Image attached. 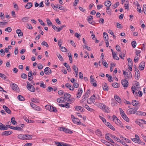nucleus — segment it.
<instances>
[{
  "label": "nucleus",
  "mask_w": 146,
  "mask_h": 146,
  "mask_svg": "<svg viewBox=\"0 0 146 146\" xmlns=\"http://www.w3.org/2000/svg\"><path fill=\"white\" fill-rule=\"evenodd\" d=\"M138 108H134L129 109L127 111V114H134L136 112Z\"/></svg>",
  "instance_id": "1"
},
{
  "label": "nucleus",
  "mask_w": 146,
  "mask_h": 146,
  "mask_svg": "<svg viewBox=\"0 0 146 146\" xmlns=\"http://www.w3.org/2000/svg\"><path fill=\"white\" fill-rule=\"evenodd\" d=\"M27 89L31 92H34L35 91V87L28 82H27Z\"/></svg>",
  "instance_id": "2"
},
{
  "label": "nucleus",
  "mask_w": 146,
  "mask_h": 146,
  "mask_svg": "<svg viewBox=\"0 0 146 146\" xmlns=\"http://www.w3.org/2000/svg\"><path fill=\"white\" fill-rule=\"evenodd\" d=\"M122 85L124 87V89H126L128 86V82L126 79L122 80L121 81Z\"/></svg>",
  "instance_id": "3"
},
{
  "label": "nucleus",
  "mask_w": 146,
  "mask_h": 146,
  "mask_svg": "<svg viewBox=\"0 0 146 146\" xmlns=\"http://www.w3.org/2000/svg\"><path fill=\"white\" fill-rule=\"evenodd\" d=\"M96 100L95 96L94 94L91 96V97L88 99L87 100V102L89 104H91L94 103Z\"/></svg>",
  "instance_id": "4"
},
{
  "label": "nucleus",
  "mask_w": 146,
  "mask_h": 146,
  "mask_svg": "<svg viewBox=\"0 0 146 146\" xmlns=\"http://www.w3.org/2000/svg\"><path fill=\"white\" fill-rule=\"evenodd\" d=\"M11 87L13 90L16 91L17 92H19V90L17 85L15 84H12L11 85Z\"/></svg>",
  "instance_id": "5"
},
{
  "label": "nucleus",
  "mask_w": 146,
  "mask_h": 146,
  "mask_svg": "<svg viewBox=\"0 0 146 146\" xmlns=\"http://www.w3.org/2000/svg\"><path fill=\"white\" fill-rule=\"evenodd\" d=\"M82 88H79L78 89V93L76 94V96L77 98H79L81 97L82 93Z\"/></svg>",
  "instance_id": "6"
},
{
  "label": "nucleus",
  "mask_w": 146,
  "mask_h": 146,
  "mask_svg": "<svg viewBox=\"0 0 146 146\" xmlns=\"http://www.w3.org/2000/svg\"><path fill=\"white\" fill-rule=\"evenodd\" d=\"M123 74L124 75L125 78L126 79L129 78L130 77H131L132 75H131V73L130 72H129V74L127 72L125 71L124 70H123Z\"/></svg>",
  "instance_id": "7"
},
{
  "label": "nucleus",
  "mask_w": 146,
  "mask_h": 146,
  "mask_svg": "<svg viewBox=\"0 0 146 146\" xmlns=\"http://www.w3.org/2000/svg\"><path fill=\"white\" fill-rule=\"evenodd\" d=\"M90 94V90H88L86 91V92L85 93V94L83 95L82 97V98L83 99L81 101L82 102H84L83 100L85 99L86 100L87 98L89 96V95Z\"/></svg>",
  "instance_id": "8"
},
{
  "label": "nucleus",
  "mask_w": 146,
  "mask_h": 146,
  "mask_svg": "<svg viewBox=\"0 0 146 146\" xmlns=\"http://www.w3.org/2000/svg\"><path fill=\"white\" fill-rule=\"evenodd\" d=\"M30 105L34 109L37 111H40V109L36 105L34 104L33 103H30Z\"/></svg>",
  "instance_id": "9"
},
{
  "label": "nucleus",
  "mask_w": 146,
  "mask_h": 146,
  "mask_svg": "<svg viewBox=\"0 0 146 146\" xmlns=\"http://www.w3.org/2000/svg\"><path fill=\"white\" fill-rule=\"evenodd\" d=\"M44 72L46 74L49 75L52 73V71L49 68L47 67L44 69Z\"/></svg>",
  "instance_id": "10"
},
{
  "label": "nucleus",
  "mask_w": 146,
  "mask_h": 146,
  "mask_svg": "<svg viewBox=\"0 0 146 146\" xmlns=\"http://www.w3.org/2000/svg\"><path fill=\"white\" fill-rule=\"evenodd\" d=\"M102 110L103 111L106 113H109L110 112V108L108 106H106V105H104V106L103 107Z\"/></svg>",
  "instance_id": "11"
},
{
  "label": "nucleus",
  "mask_w": 146,
  "mask_h": 146,
  "mask_svg": "<svg viewBox=\"0 0 146 146\" xmlns=\"http://www.w3.org/2000/svg\"><path fill=\"white\" fill-rule=\"evenodd\" d=\"M145 66V62L143 61H142L140 64L139 67V69L140 70H144Z\"/></svg>",
  "instance_id": "12"
},
{
  "label": "nucleus",
  "mask_w": 146,
  "mask_h": 146,
  "mask_svg": "<svg viewBox=\"0 0 146 146\" xmlns=\"http://www.w3.org/2000/svg\"><path fill=\"white\" fill-rule=\"evenodd\" d=\"M135 71H136L135 78L137 80H138L140 75L139 71L137 68H135Z\"/></svg>",
  "instance_id": "13"
},
{
  "label": "nucleus",
  "mask_w": 146,
  "mask_h": 146,
  "mask_svg": "<svg viewBox=\"0 0 146 146\" xmlns=\"http://www.w3.org/2000/svg\"><path fill=\"white\" fill-rule=\"evenodd\" d=\"M71 97V95L68 93H66L64 94L63 99H64L65 101L69 100L70 98Z\"/></svg>",
  "instance_id": "14"
},
{
  "label": "nucleus",
  "mask_w": 146,
  "mask_h": 146,
  "mask_svg": "<svg viewBox=\"0 0 146 146\" xmlns=\"http://www.w3.org/2000/svg\"><path fill=\"white\" fill-rule=\"evenodd\" d=\"M72 121L74 123L78 125H81L82 123L80 122L79 119L76 118H73Z\"/></svg>",
  "instance_id": "15"
},
{
  "label": "nucleus",
  "mask_w": 146,
  "mask_h": 146,
  "mask_svg": "<svg viewBox=\"0 0 146 146\" xmlns=\"http://www.w3.org/2000/svg\"><path fill=\"white\" fill-rule=\"evenodd\" d=\"M12 133L11 131H3L2 134V135L7 136L11 134Z\"/></svg>",
  "instance_id": "16"
},
{
  "label": "nucleus",
  "mask_w": 146,
  "mask_h": 146,
  "mask_svg": "<svg viewBox=\"0 0 146 146\" xmlns=\"http://www.w3.org/2000/svg\"><path fill=\"white\" fill-rule=\"evenodd\" d=\"M3 108L5 111L7 113L9 114L11 113V110L6 106L4 105L3 106Z\"/></svg>",
  "instance_id": "17"
},
{
  "label": "nucleus",
  "mask_w": 146,
  "mask_h": 146,
  "mask_svg": "<svg viewBox=\"0 0 146 146\" xmlns=\"http://www.w3.org/2000/svg\"><path fill=\"white\" fill-rule=\"evenodd\" d=\"M16 32L18 34V36L19 37H21L23 36V33L21 32V31L20 29H17L16 30Z\"/></svg>",
  "instance_id": "18"
},
{
  "label": "nucleus",
  "mask_w": 146,
  "mask_h": 146,
  "mask_svg": "<svg viewBox=\"0 0 146 146\" xmlns=\"http://www.w3.org/2000/svg\"><path fill=\"white\" fill-rule=\"evenodd\" d=\"M8 128L2 123H0V130H4L7 129Z\"/></svg>",
  "instance_id": "19"
},
{
  "label": "nucleus",
  "mask_w": 146,
  "mask_h": 146,
  "mask_svg": "<svg viewBox=\"0 0 146 146\" xmlns=\"http://www.w3.org/2000/svg\"><path fill=\"white\" fill-rule=\"evenodd\" d=\"M111 3L110 1H107L104 3V5L107 7V8H110V7L111 5Z\"/></svg>",
  "instance_id": "20"
},
{
  "label": "nucleus",
  "mask_w": 146,
  "mask_h": 146,
  "mask_svg": "<svg viewBox=\"0 0 146 146\" xmlns=\"http://www.w3.org/2000/svg\"><path fill=\"white\" fill-rule=\"evenodd\" d=\"M32 72L31 71H30L28 74V76L29 77L28 78V80L29 81H31L33 79V77H32Z\"/></svg>",
  "instance_id": "21"
},
{
  "label": "nucleus",
  "mask_w": 146,
  "mask_h": 146,
  "mask_svg": "<svg viewBox=\"0 0 146 146\" xmlns=\"http://www.w3.org/2000/svg\"><path fill=\"white\" fill-rule=\"evenodd\" d=\"M105 124L113 131H114L115 130V128L110 123L107 122Z\"/></svg>",
  "instance_id": "22"
},
{
  "label": "nucleus",
  "mask_w": 146,
  "mask_h": 146,
  "mask_svg": "<svg viewBox=\"0 0 146 146\" xmlns=\"http://www.w3.org/2000/svg\"><path fill=\"white\" fill-rule=\"evenodd\" d=\"M62 131H64L66 133L71 134L73 133V132L72 131H70L69 129L65 127L62 128Z\"/></svg>",
  "instance_id": "23"
},
{
  "label": "nucleus",
  "mask_w": 146,
  "mask_h": 146,
  "mask_svg": "<svg viewBox=\"0 0 146 146\" xmlns=\"http://www.w3.org/2000/svg\"><path fill=\"white\" fill-rule=\"evenodd\" d=\"M32 3L31 2H29L27 3L25 6V7L27 9H29L32 7Z\"/></svg>",
  "instance_id": "24"
},
{
  "label": "nucleus",
  "mask_w": 146,
  "mask_h": 146,
  "mask_svg": "<svg viewBox=\"0 0 146 146\" xmlns=\"http://www.w3.org/2000/svg\"><path fill=\"white\" fill-rule=\"evenodd\" d=\"M114 98L117 102H118L119 103H121V99L118 96L115 95Z\"/></svg>",
  "instance_id": "25"
},
{
  "label": "nucleus",
  "mask_w": 146,
  "mask_h": 146,
  "mask_svg": "<svg viewBox=\"0 0 146 146\" xmlns=\"http://www.w3.org/2000/svg\"><path fill=\"white\" fill-rule=\"evenodd\" d=\"M65 86L66 88H68L71 90H74V87L68 83H66L65 84Z\"/></svg>",
  "instance_id": "26"
},
{
  "label": "nucleus",
  "mask_w": 146,
  "mask_h": 146,
  "mask_svg": "<svg viewBox=\"0 0 146 146\" xmlns=\"http://www.w3.org/2000/svg\"><path fill=\"white\" fill-rule=\"evenodd\" d=\"M133 90H137L138 91H140V88L139 86V85L138 83L135 86H133Z\"/></svg>",
  "instance_id": "27"
},
{
  "label": "nucleus",
  "mask_w": 146,
  "mask_h": 146,
  "mask_svg": "<svg viewBox=\"0 0 146 146\" xmlns=\"http://www.w3.org/2000/svg\"><path fill=\"white\" fill-rule=\"evenodd\" d=\"M67 68V70L68 72H70L71 70V68L69 65L66 62H65L63 64Z\"/></svg>",
  "instance_id": "28"
},
{
  "label": "nucleus",
  "mask_w": 146,
  "mask_h": 146,
  "mask_svg": "<svg viewBox=\"0 0 146 146\" xmlns=\"http://www.w3.org/2000/svg\"><path fill=\"white\" fill-rule=\"evenodd\" d=\"M51 108H50L49 110L51 112H56L57 111V110L55 107L52 106H50Z\"/></svg>",
  "instance_id": "29"
},
{
  "label": "nucleus",
  "mask_w": 146,
  "mask_h": 146,
  "mask_svg": "<svg viewBox=\"0 0 146 146\" xmlns=\"http://www.w3.org/2000/svg\"><path fill=\"white\" fill-rule=\"evenodd\" d=\"M123 119L127 122H128L129 121V120L128 117L127 116V115H125V114H122V115H121Z\"/></svg>",
  "instance_id": "30"
},
{
  "label": "nucleus",
  "mask_w": 146,
  "mask_h": 146,
  "mask_svg": "<svg viewBox=\"0 0 146 146\" xmlns=\"http://www.w3.org/2000/svg\"><path fill=\"white\" fill-rule=\"evenodd\" d=\"M134 142L138 143H140L141 142V141L140 139L137 138L131 139Z\"/></svg>",
  "instance_id": "31"
},
{
  "label": "nucleus",
  "mask_w": 146,
  "mask_h": 146,
  "mask_svg": "<svg viewBox=\"0 0 146 146\" xmlns=\"http://www.w3.org/2000/svg\"><path fill=\"white\" fill-rule=\"evenodd\" d=\"M127 60L128 66H133V62L132 60L130 58H128Z\"/></svg>",
  "instance_id": "32"
},
{
  "label": "nucleus",
  "mask_w": 146,
  "mask_h": 146,
  "mask_svg": "<svg viewBox=\"0 0 146 146\" xmlns=\"http://www.w3.org/2000/svg\"><path fill=\"white\" fill-rule=\"evenodd\" d=\"M139 102L135 100H133L132 101V104L133 106H136L139 104Z\"/></svg>",
  "instance_id": "33"
},
{
  "label": "nucleus",
  "mask_w": 146,
  "mask_h": 146,
  "mask_svg": "<svg viewBox=\"0 0 146 146\" xmlns=\"http://www.w3.org/2000/svg\"><path fill=\"white\" fill-rule=\"evenodd\" d=\"M25 139H32V136L31 135L26 134L25 135Z\"/></svg>",
  "instance_id": "34"
},
{
  "label": "nucleus",
  "mask_w": 146,
  "mask_h": 146,
  "mask_svg": "<svg viewBox=\"0 0 146 146\" xmlns=\"http://www.w3.org/2000/svg\"><path fill=\"white\" fill-rule=\"evenodd\" d=\"M103 90L105 91H108V88L107 84L105 83L103 85Z\"/></svg>",
  "instance_id": "35"
},
{
  "label": "nucleus",
  "mask_w": 146,
  "mask_h": 146,
  "mask_svg": "<svg viewBox=\"0 0 146 146\" xmlns=\"http://www.w3.org/2000/svg\"><path fill=\"white\" fill-rule=\"evenodd\" d=\"M75 109L77 111H80L81 112L82 111L83 109V108L80 106H76L75 107Z\"/></svg>",
  "instance_id": "36"
},
{
  "label": "nucleus",
  "mask_w": 146,
  "mask_h": 146,
  "mask_svg": "<svg viewBox=\"0 0 146 146\" xmlns=\"http://www.w3.org/2000/svg\"><path fill=\"white\" fill-rule=\"evenodd\" d=\"M84 106L89 111H94L93 109L90 108L89 106L87 104H85V106Z\"/></svg>",
  "instance_id": "37"
},
{
  "label": "nucleus",
  "mask_w": 146,
  "mask_h": 146,
  "mask_svg": "<svg viewBox=\"0 0 146 146\" xmlns=\"http://www.w3.org/2000/svg\"><path fill=\"white\" fill-rule=\"evenodd\" d=\"M136 114L138 115H146V112H143L141 111H137Z\"/></svg>",
  "instance_id": "38"
},
{
  "label": "nucleus",
  "mask_w": 146,
  "mask_h": 146,
  "mask_svg": "<svg viewBox=\"0 0 146 146\" xmlns=\"http://www.w3.org/2000/svg\"><path fill=\"white\" fill-rule=\"evenodd\" d=\"M29 17H25L22 18L21 21L22 22H27L29 21Z\"/></svg>",
  "instance_id": "39"
},
{
  "label": "nucleus",
  "mask_w": 146,
  "mask_h": 146,
  "mask_svg": "<svg viewBox=\"0 0 146 146\" xmlns=\"http://www.w3.org/2000/svg\"><path fill=\"white\" fill-rule=\"evenodd\" d=\"M11 122L14 125H16L17 124V122L15 121V118L14 117H12L11 119Z\"/></svg>",
  "instance_id": "40"
},
{
  "label": "nucleus",
  "mask_w": 146,
  "mask_h": 146,
  "mask_svg": "<svg viewBox=\"0 0 146 146\" xmlns=\"http://www.w3.org/2000/svg\"><path fill=\"white\" fill-rule=\"evenodd\" d=\"M57 101L58 103H62L64 102V100L62 97H61L58 98Z\"/></svg>",
  "instance_id": "41"
},
{
  "label": "nucleus",
  "mask_w": 146,
  "mask_h": 146,
  "mask_svg": "<svg viewBox=\"0 0 146 146\" xmlns=\"http://www.w3.org/2000/svg\"><path fill=\"white\" fill-rule=\"evenodd\" d=\"M25 135H19L17 137L19 139H21L25 140Z\"/></svg>",
  "instance_id": "42"
},
{
  "label": "nucleus",
  "mask_w": 146,
  "mask_h": 146,
  "mask_svg": "<svg viewBox=\"0 0 146 146\" xmlns=\"http://www.w3.org/2000/svg\"><path fill=\"white\" fill-rule=\"evenodd\" d=\"M101 141L103 143H104L108 146H109L110 143L104 139H102Z\"/></svg>",
  "instance_id": "43"
},
{
  "label": "nucleus",
  "mask_w": 146,
  "mask_h": 146,
  "mask_svg": "<svg viewBox=\"0 0 146 146\" xmlns=\"http://www.w3.org/2000/svg\"><path fill=\"white\" fill-rule=\"evenodd\" d=\"M31 101L33 102L38 103L39 102V100L37 98H33L31 99Z\"/></svg>",
  "instance_id": "44"
},
{
  "label": "nucleus",
  "mask_w": 146,
  "mask_h": 146,
  "mask_svg": "<svg viewBox=\"0 0 146 146\" xmlns=\"http://www.w3.org/2000/svg\"><path fill=\"white\" fill-rule=\"evenodd\" d=\"M96 133L98 136H102V132L99 129H98L96 131Z\"/></svg>",
  "instance_id": "45"
},
{
  "label": "nucleus",
  "mask_w": 146,
  "mask_h": 146,
  "mask_svg": "<svg viewBox=\"0 0 146 146\" xmlns=\"http://www.w3.org/2000/svg\"><path fill=\"white\" fill-rule=\"evenodd\" d=\"M131 89L133 93L135 95V96H138V93L136 91V90H133V86L132 87Z\"/></svg>",
  "instance_id": "46"
},
{
  "label": "nucleus",
  "mask_w": 146,
  "mask_h": 146,
  "mask_svg": "<svg viewBox=\"0 0 146 146\" xmlns=\"http://www.w3.org/2000/svg\"><path fill=\"white\" fill-rule=\"evenodd\" d=\"M17 98L20 101H23L25 100V98L23 97L21 95H19L17 97Z\"/></svg>",
  "instance_id": "47"
},
{
  "label": "nucleus",
  "mask_w": 146,
  "mask_h": 146,
  "mask_svg": "<svg viewBox=\"0 0 146 146\" xmlns=\"http://www.w3.org/2000/svg\"><path fill=\"white\" fill-rule=\"evenodd\" d=\"M104 38V40H108V36L107 34L105 32H104L103 33Z\"/></svg>",
  "instance_id": "48"
},
{
  "label": "nucleus",
  "mask_w": 146,
  "mask_h": 146,
  "mask_svg": "<svg viewBox=\"0 0 146 146\" xmlns=\"http://www.w3.org/2000/svg\"><path fill=\"white\" fill-rule=\"evenodd\" d=\"M0 77L3 79L5 80L7 77L4 74L0 73Z\"/></svg>",
  "instance_id": "49"
},
{
  "label": "nucleus",
  "mask_w": 146,
  "mask_h": 146,
  "mask_svg": "<svg viewBox=\"0 0 146 146\" xmlns=\"http://www.w3.org/2000/svg\"><path fill=\"white\" fill-rule=\"evenodd\" d=\"M21 77L24 79H26L27 78V75L26 74L23 73L21 74Z\"/></svg>",
  "instance_id": "50"
},
{
  "label": "nucleus",
  "mask_w": 146,
  "mask_h": 146,
  "mask_svg": "<svg viewBox=\"0 0 146 146\" xmlns=\"http://www.w3.org/2000/svg\"><path fill=\"white\" fill-rule=\"evenodd\" d=\"M119 3L118 2H116L115 4H114L112 5V6L114 9L117 8L119 5Z\"/></svg>",
  "instance_id": "51"
},
{
  "label": "nucleus",
  "mask_w": 146,
  "mask_h": 146,
  "mask_svg": "<svg viewBox=\"0 0 146 146\" xmlns=\"http://www.w3.org/2000/svg\"><path fill=\"white\" fill-rule=\"evenodd\" d=\"M0 55L1 56H3L5 54V52L4 51L3 49H1L0 50Z\"/></svg>",
  "instance_id": "52"
},
{
  "label": "nucleus",
  "mask_w": 146,
  "mask_h": 146,
  "mask_svg": "<svg viewBox=\"0 0 146 146\" xmlns=\"http://www.w3.org/2000/svg\"><path fill=\"white\" fill-rule=\"evenodd\" d=\"M41 44L42 45H44L46 46L47 47H48L49 46L47 43L45 42V41H43L41 43Z\"/></svg>",
  "instance_id": "53"
},
{
  "label": "nucleus",
  "mask_w": 146,
  "mask_h": 146,
  "mask_svg": "<svg viewBox=\"0 0 146 146\" xmlns=\"http://www.w3.org/2000/svg\"><path fill=\"white\" fill-rule=\"evenodd\" d=\"M106 12L109 14L111 15V10L110 9V8H106Z\"/></svg>",
  "instance_id": "54"
},
{
  "label": "nucleus",
  "mask_w": 146,
  "mask_h": 146,
  "mask_svg": "<svg viewBox=\"0 0 146 146\" xmlns=\"http://www.w3.org/2000/svg\"><path fill=\"white\" fill-rule=\"evenodd\" d=\"M137 44L136 42L135 41H133L131 42V45L133 48L135 47Z\"/></svg>",
  "instance_id": "55"
},
{
  "label": "nucleus",
  "mask_w": 146,
  "mask_h": 146,
  "mask_svg": "<svg viewBox=\"0 0 146 146\" xmlns=\"http://www.w3.org/2000/svg\"><path fill=\"white\" fill-rule=\"evenodd\" d=\"M46 21L47 24L48 25L50 26L52 25L51 22L49 19H47Z\"/></svg>",
  "instance_id": "56"
},
{
  "label": "nucleus",
  "mask_w": 146,
  "mask_h": 146,
  "mask_svg": "<svg viewBox=\"0 0 146 146\" xmlns=\"http://www.w3.org/2000/svg\"><path fill=\"white\" fill-rule=\"evenodd\" d=\"M137 11L139 13H141V8L140 7V6L139 4L138 3V4L137 5Z\"/></svg>",
  "instance_id": "57"
},
{
  "label": "nucleus",
  "mask_w": 146,
  "mask_h": 146,
  "mask_svg": "<svg viewBox=\"0 0 146 146\" xmlns=\"http://www.w3.org/2000/svg\"><path fill=\"white\" fill-rule=\"evenodd\" d=\"M5 30L6 31H8V32L10 33L12 29L11 27H9L5 29Z\"/></svg>",
  "instance_id": "58"
},
{
  "label": "nucleus",
  "mask_w": 146,
  "mask_h": 146,
  "mask_svg": "<svg viewBox=\"0 0 146 146\" xmlns=\"http://www.w3.org/2000/svg\"><path fill=\"white\" fill-rule=\"evenodd\" d=\"M57 56L61 61H63L64 59L60 54H58V55H57Z\"/></svg>",
  "instance_id": "59"
},
{
  "label": "nucleus",
  "mask_w": 146,
  "mask_h": 146,
  "mask_svg": "<svg viewBox=\"0 0 146 146\" xmlns=\"http://www.w3.org/2000/svg\"><path fill=\"white\" fill-rule=\"evenodd\" d=\"M118 84L117 83H114L112 84V86L115 88L118 87Z\"/></svg>",
  "instance_id": "60"
},
{
  "label": "nucleus",
  "mask_w": 146,
  "mask_h": 146,
  "mask_svg": "<svg viewBox=\"0 0 146 146\" xmlns=\"http://www.w3.org/2000/svg\"><path fill=\"white\" fill-rule=\"evenodd\" d=\"M104 105L105 104H103L99 103L98 104V107L101 109H102V108H103V106H104Z\"/></svg>",
  "instance_id": "61"
},
{
  "label": "nucleus",
  "mask_w": 146,
  "mask_h": 146,
  "mask_svg": "<svg viewBox=\"0 0 146 146\" xmlns=\"http://www.w3.org/2000/svg\"><path fill=\"white\" fill-rule=\"evenodd\" d=\"M61 50L62 51L64 52H66L67 51V49L66 48L63 46L61 47Z\"/></svg>",
  "instance_id": "62"
},
{
  "label": "nucleus",
  "mask_w": 146,
  "mask_h": 146,
  "mask_svg": "<svg viewBox=\"0 0 146 146\" xmlns=\"http://www.w3.org/2000/svg\"><path fill=\"white\" fill-rule=\"evenodd\" d=\"M113 57L114 59L117 60H118L119 59V58L117 56L116 53L114 54L113 55Z\"/></svg>",
  "instance_id": "63"
},
{
  "label": "nucleus",
  "mask_w": 146,
  "mask_h": 146,
  "mask_svg": "<svg viewBox=\"0 0 146 146\" xmlns=\"http://www.w3.org/2000/svg\"><path fill=\"white\" fill-rule=\"evenodd\" d=\"M143 9L144 13L146 15V5H144L143 6Z\"/></svg>",
  "instance_id": "64"
}]
</instances>
